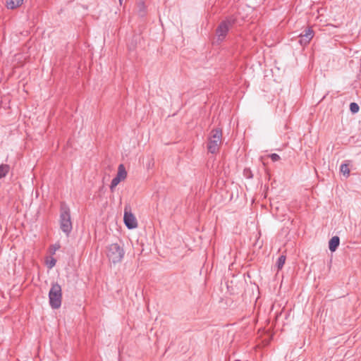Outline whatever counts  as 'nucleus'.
<instances>
[{
  "label": "nucleus",
  "instance_id": "obj_2",
  "mask_svg": "<svg viewBox=\"0 0 361 361\" xmlns=\"http://www.w3.org/2000/svg\"><path fill=\"white\" fill-rule=\"evenodd\" d=\"M106 253L109 262L114 264L121 262L125 255L123 247L118 243H112L107 246Z\"/></svg>",
  "mask_w": 361,
  "mask_h": 361
},
{
  "label": "nucleus",
  "instance_id": "obj_5",
  "mask_svg": "<svg viewBox=\"0 0 361 361\" xmlns=\"http://www.w3.org/2000/svg\"><path fill=\"white\" fill-rule=\"evenodd\" d=\"M235 21V18L229 17L219 25L216 30L218 40L223 41L229 29L233 27Z\"/></svg>",
  "mask_w": 361,
  "mask_h": 361
},
{
  "label": "nucleus",
  "instance_id": "obj_18",
  "mask_svg": "<svg viewBox=\"0 0 361 361\" xmlns=\"http://www.w3.org/2000/svg\"><path fill=\"white\" fill-rule=\"evenodd\" d=\"M269 157L271 158V159L273 161H277L280 160V157H279V154H275V153H274V154H271L269 155Z\"/></svg>",
  "mask_w": 361,
  "mask_h": 361
},
{
  "label": "nucleus",
  "instance_id": "obj_7",
  "mask_svg": "<svg viewBox=\"0 0 361 361\" xmlns=\"http://www.w3.org/2000/svg\"><path fill=\"white\" fill-rule=\"evenodd\" d=\"M340 244V238L338 236L332 237L329 242V248L331 252H335Z\"/></svg>",
  "mask_w": 361,
  "mask_h": 361
},
{
  "label": "nucleus",
  "instance_id": "obj_19",
  "mask_svg": "<svg viewBox=\"0 0 361 361\" xmlns=\"http://www.w3.org/2000/svg\"><path fill=\"white\" fill-rule=\"evenodd\" d=\"M56 263V260L54 258H51V259L50 260L49 264V268H52L53 267H54Z\"/></svg>",
  "mask_w": 361,
  "mask_h": 361
},
{
  "label": "nucleus",
  "instance_id": "obj_1",
  "mask_svg": "<svg viewBox=\"0 0 361 361\" xmlns=\"http://www.w3.org/2000/svg\"><path fill=\"white\" fill-rule=\"evenodd\" d=\"M60 228L68 236L73 229L71 211L66 203H61L60 207Z\"/></svg>",
  "mask_w": 361,
  "mask_h": 361
},
{
  "label": "nucleus",
  "instance_id": "obj_6",
  "mask_svg": "<svg viewBox=\"0 0 361 361\" xmlns=\"http://www.w3.org/2000/svg\"><path fill=\"white\" fill-rule=\"evenodd\" d=\"M123 221L126 227L129 229L135 228L137 226V222L135 216L128 211L127 207L124 210Z\"/></svg>",
  "mask_w": 361,
  "mask_h": 361
},
{
  "label": "nucleus",
  "instance_id": "obj_9",
  "mask_svg": "<svg viewBox=\"0 0 361 361\" xmlns=\"http://www.w3.org/2000/svg\"><path fill=\"white\" fill-rule=\"evenodd\" d=\"M116 176L119 177L122 180L126 178L127 171L123 164H120L118 166V173Z\"/></svg>",
  "mask_w": 361,
  "mask_h": 361
},
{
  "label": "nucleus",
  "instance_id": "obj_15",
  "mask_svg": "<svg viewBox=\"0 0 361 361\" xmlns=\"http://www.w3.org/2000/svg\"><path fill=\"white\" fill-rule=\"evenodd\" d=\"M299 37H300L299 42L300 43L301 45H306V44H309V42L311 40V39H309L307 37H306L305 35H302V33H301Z\"/></svg>",
  "mask_w": 361,
  "mask_h": 361
},
{
  "label": "nucleus",
  "instance_id": "obj_13",
  "mask_svg": "<svg viewBox=\"0 0 361 361\" xmlns=\"http://www.w3.org/2000/svg\"><path fill=\"white\" fill-rule=\"evenodd\" d=\"M285 262H286V256L281 255L278 258V260H277V262H276V266L278 267V269H282V267H283V264H285Z\"/></svg>",
  "mask_w": 361,
  "mask_h": 361
},
{
  "label": "nucleus",
  "instance_id": "obj_16",
  "mask_svg": "<svg viewBox=\"0 0 361 361\" xmlns=\"http://www.w3.org/2000/svg\"><path fill=\"white\" fill-rule=\"evenodd\" d=\"M302 35H305L309 39H312L314 36V32L311 28H308L302 32Z\"/></svg>",
  "mask_w": 361,
  "mask_h": 361
},
{
  "label": "nucleus",
  "instance_id": "obj_17",
  "mask_svg": "<svg viewBox=\"0 0 361 361\" xmlns=\"http://www.w3.org/2000/svg\"><path fill=\"white\" fill-rule=\"evenodd\" d=\"M359 109H360V107L357 103H355V102L350 103V110L353 114H355V113L358 112Z\"/></svg>",
  "mask_w": 361,
  "mask_h": 361
},
{
  "label": "nucleus",
  "instance_id": "obj_8",
  "mask_svg": "<svg viewBox=\"0 0 361 361\" xmlns=\"http://www.w3.org/2000/svg\"><path fill=\"white\" fill-rule=\"evenodd\" d=\"M23 0H7L6 7L9 9H14L23 4Z\"/></svg>",
  "mask_w": 361,
  "mask_h": 361
},
{
  "label": "nucleus",
  "instance_id": "obj_14",
  "mask_svg": "<svg viewBox=\"0 0 361 361\" xmlns=\"http://www.w3.org/2000/svg\"><path fill=\"white\" fill-rule=\"evenodd\" d=\"M122 180L118 177L117 176L116 177H114L112 180H111V185H110V189L111 190V192H113L114 190V188Z\"/></svg>",
  "mask_w": 361,
  "mask_h": 361
},
{
  "label": "nucleus",
  "instance_id": "obj_10",
  "mask_svg": "<svg viewBox=\"0 0 361 361\" xmlns=\"http://www.w3.org/2000/svg\"><path fill=\"white\" fill-rule=\"evenodd\" d=\"M340 171L343 176L348 177L350 176V169L348 164H342L340 166Z\"/></svg>",
  "mask_w": 361,
  "mask_h": 361
},
{
  "label": "nucleus",
  "instance_id": "obj_12",
  "mask_svg": "<svg viewBox=\"0 0 361 361\" xmlns=\"http://www.w3.org/2000/svg\"><path fill=\"white\" fill-rule=\"evenodd\" d=\"M9 171V166L6 164H1L0 166V179L5 177Z\"/></svg>",
  "mask_w": 361,
  "mask_h": 361
},
{
  "label": "nucleus",
  "instance_id": "obj_11",
  "mask_svg": "<svg viewBox=\"0 0 361 361\" xmlns=\"http://www.w3.org/2000/svg\"><path fill=\"white\" fill-rule=\"evenodd\" d=\"M138 8V14L141 17H144L145 16V6L142 1H140L137 3Z\"/></svg>",
  "mask_w": 361,
  "mask_h": 361
},
{
  "label": "nucleus",
  "instance_id": "obj_3",
  "mask_svg": "<svg viewBox=\"0 0 361 361\" xmlns=\"http://www.w3.org/2000/svg\"><path fill=\"white\" fill-rule=\"evenodd\" d=\"M49 305L52 309H59L61 305L62 290L58 283H53L49 292Z\"/></svg>",
  "mask_w": 361,
  "mask_h": 361
},
{
  "label": "nucleus",
  "instance_id": "obj_4",
  "mask_svg": "<svg viewBox=\"0 0 361 361\" xmlns=\"http://www.w3.org/2000/svg\"><path fill=\"white\" fill-rule=\"evenodd\" d=\"M222 141V130L219 128L211 131L207 145V149L212 154L216 153L220 147Z\"/></svg>",
  "mask_w": 361,
  "mask_h": 361
},
{
  "label": "nucleus",
  "instance_id": "obj_20",
  "mask_svg": "<svg viewBox=\"0 0 361 361\" xmlns=\"http://www.w3.org/2000/svg\"><path fill=\"white\" fill-rule=\"evenodd\" d=\"M118 1H119V4H120V5H122V4H123V0H118Z\"/></svg>",
  "mask_w": 361,
  "mask_h": 361
}]
</instances>
